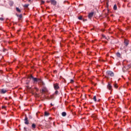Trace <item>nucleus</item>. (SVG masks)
I'll return each mask as SVG.
<instances>
[{
	"mask_svg": "<svg viewBox=\"0 0 131 131\" xmlns=\"http://www.w3.org/2000/svg\"><path fill=\"white\" fill-rule=\"evenodd\" d=\"M48 89H47V88H46V87H43L41 91V92L42 94H45V93H48Z\"/></svg>",
	"mask_w": 131,
	"mask_h": 131,
	"instance_id": "obj_3",
	"label": "nucleus"
},
{
	"mask_svg": "<svg viewBox=\"0 0 131 131\" xmlns=\"http://www.w3.org/2000/svg\"><path fill=\"white\" fill-rule=\"evenodd\" d=\"M78 19H79V20H82V16H80L78 17Z\"/></svg>",
	"mask_w": 131,
	"mask_h": 131,
	"instance_id": "obj_20",
	"label": "nucleus"
},
{
	"mask_svg": "<svg viewBox=\"0 0 131 131\" xmlns=\"http://www.w3.org/2000/svg\"><path fill=\"white\" fill-rule=\"evenodd\" d=\"M59 88L60 87L59 86V84L58 83H56L54 84V88L55 90H59Z\"/></svg>",
	"mask_w": 131,
	"mask_h": 131,
	"instance_id": "obj_4",
	"label": "nucleus"
},
{
	"mask_svg": "<svg viewBox=\"0 0 131 131\" xmlns=\"http://www.w3.org/2000/svg\"><path fill=\"white\" fill-rule=\"evenodd\" d=\"M0 20H1V21H3L4 20V18H0Z\"/></svg>",
	"mask_w": 131,
	"mask_h": 131,
	"instance_id": "obj_23",
	"label": "nucleus"
},
{
	"mask_svg": "<svg viewBox=\"0 0 131 131\" xmlns=\"http://www.w3.org/2000/svg\"><path fill=\"white\" fill-rule=\"evenodd\" d=\"M106 75L108 76H111L112 77L114 76V73L111 71H107L106 72Z\"/></svg>",
	"mask_w": 131,
	"mask_h": 131,
	"instance_id": "obj_2",
	"label": "nucleus"
},
{
	"mask_svg": "<svg viewBox=\"0 0 131 131\" xmlns=\"http://www.w3.org/2000/svg\"><path fill=\"white\" fill-rule=\"evenodd\" d=\"M114 10H115V11H116V10H117V6H116V5H115L114 6Z\"/></svg>",
	"mask_w": 131,
	"mask_h": 131,
	"instance_id": "obj_14",
	"label": "nucleus"
},
{
	"mask_svg": "<svg viewBox=\"0 0 131 131\" xmlns=\"http://www.w3.org/2000/svg\"><path fill=\"white\" fill-rule=\"evenodd\" d=\"M29 5V4H25L24 5V8H28Z\"/></svg>",
	"mask_w": 131,
	"mask_h": 131,
	"instance_id": "obj_15",
	"label": "nucleus"
},
{
	"mask_svg": "<svg viewBox=\"0 0 131 131\" xmlns=\"http://www.w3.org/2000/svg\"><path fill=\"white\" fill-rule=\"evenodd\" d=\"M71 82H73V80H71Z\"/></svg>",
	"mask_w": 131,
	"mask_h": 131,
	"instance_id": "obj_25",
	"label": "nucleus"
},
{
	"mask_svg": "<svg viewBox=\"0 0 131 131\" xmlns=\"http://www.w3.org/2000/svg\"><path fill=\"white\" fill-rule=\"evenodd\" d=\"M31 0H29V2H31Z\"/></svg>",
	"mask_w": 131,
	"mask_h": 131,
	"instance_id": "obj_26",
	"label": "nucleus"
},
{
	"mask_svg": "<svg viewBox=\"0 0 131 131\" xmlns=\"http://www.w3.org/2000/svg\"><path fill=\"white\" fill-rule=\"evenodd\" d=\"M32 127L33 129H34V128H35L36 127V125H35V124H32Z\"/></svg>",
	"mask_w": 131,
	"mask_h": 131,
	"instance_id": "obj_11",
	"label": "nucleus"
},
{
	"mask_svg": "<svg viewBox=\"0 0 131 131\" xmlns=\"http://www.w3.org/2000/svg\"><path fill=\"white\" fill-rule=\"evenodd\" d=\"M116 56L117 57H120L121 55H120V53H119V52H118L116 53Z\"/></svg>",
	"mask_w": 131,
	"mask_h": 131,
	"instance_id": "obj_16",
	"label": "nucleus"
},
{
	"mask_svg": "<svg viewBox=\"0 0 131 131\" xmlns=\"http://www.w3.org/2000/svg\"><path fill=\"white\" fill-rule=\"evenodd\" d=\"M51 3L52 5H54V6H55V5H57V2L55 0H51Z\"/></svg>",
	"mask_w": 131,
	"mask_h": 131,
	"instance_id": "obj_7",
	"label": "nucleus"
},
{
	"mask_svg": "<svg viewBox=\"0 0 131 131\" xmlns=\"http://www.w3.org/2000/svg\"><path fill=\"white\" fill-rule=\"evenodd\" d=\"M16 11H17V12H18L19 13L21 12V10H20V9H19V8H16Z\"/></svg>",
	"mask_w": 131,
	"mask_h": 131,
	"instance_id": "obj_17",
	"label": "nucleus"
},
{
	"mask_svg": "<svg viewBox=\"0 0 131 131\" xmlns=\"http://www.w3.org/2000/svg\"><path fill=\"white\" fill-rule=\"evenodd\" d=\"M61 115H62V116L65 117L66 116V115H67V114L66 113V112H63L62 113Z\"/></svg>",
	"mask_w": 131,
	"mask_h": 131,
	"instance_id": "obj_10",
	"label": "nucleus"
},
{
	"mask_svg": "<svg viewBox=\"0 0 131 131\" xmlns=\"http://www.w3.org/2000/svg\"><path fill=\"white\" fill-rule=\"evenodd\" d=\"M45 116H49V115H50V114L47 112H45Z\"/></svg>",
	"mask_w": 131,
	"mask_h": 131,
	"instance_id": "obj_13",
	"label": "nucleus"
},
{
	"mask_svg": "<svg viewBox=\"0 0 131 131\" xmlns=\"http://www.w3.org/2000/svg\"><path fill=\"white\" fill-rule=\"evenodd\" d=\"M25 124H29V121H28V119L27 117H26L25 118Z\"/></svg>",
	"mask_w": 131,
	"mask_h": 131,
	"instance_id": "obj_6",
	"label": "nucleus"
},
{
	"mask_svg": "<svg viewBox=\"0 0 131 131\" xmlns=\"http://www.w3.org/2000/svg\"><path fill=\"white\" fill-rule=\"evenodd\" d=\"M93 100L95 101V102H96V101H97V97H96V96H95L93 97Z\"/></svg>",
	"mask_w": 131,
	"mask_h": 131,
	"instance_id": "obj_18",
	"label": "nucleus"
},
{
	"mask_svg": "<svg viewBox=\"0 0 131 131\" xmlns=\"http://www.w3.org/2000/svg\"><path fill=\"white\" fill-rule=\"evenodd\" d=\"M41 4L42 5H43V4H45V1H41Z\"/></svg>",
	"mask_w": 131,
	"mask_h": 131,
	"instance_id": "obj_21",
	"label": "nucleus"
},
{
	"mask_svg": "<svg viewBox=\"0 0 131 131\" xmlns=\"http://www.w3.org/2000/svg\"><path fill=\"white\" fill-rule=\"evenodd\" d=\"M124 43H125L126 46H127L128 45V40L125 39L124 40Z\"/></svg>",
	"mask_w": 131,
	"mask_h": 131,
	"instance_id": "obj_12",
	"label": "nucleus"
},
{
	"mask_svg": "<svg viewBox=\"0 0 131 131\" xmlns=\"http://www.w3.org/2000/svg\"><path fill=\"white\" fill-rule=\"evenodd\" d=\"M7 92V90H5V89H2L1 90V93L2 94H6V92Z\"/></svg>",
	"mask_w": 131,
	"mask_h": 131,
	"instance_id": "obj_9",
	"label": "nucleus"
},
{
	"mask_svg": "<svg viewBox=\"0 0 131 131\" xmlns=\"http://www.w3.org/2000/svg\"><path fill=\"white\" fill-rule=\"evenodd\" d=\"M93 16H94V12H91V13H89L88 17H89V19H92V18H93Z\"/></svg>",
	"mask_w": 131,
	"mask_h": 131,
	"instance_id": "obj_5",
	"label": "nucleus"
},
{
	"mask_svg": "<svg viewBox=\"0 0 131 131\" xmlns=\"http://www.w3.org/2000/svg\"><path fill=\"white\" fill-rule=\"evenodd\" d=\"M107 89L110 90L111 91V90H112V86L111 85V84H110V83H108L107 85Z\"/></svg>",
	"mask_w": 131,
	"mask_h": 131,
	"instance_id": "obj_8",
	"label": "nucleus"
},
{
	"mask_svg": "<svg viewBox=\"0 0 131 131\" xmlns=\"http://www.w3.org/2000/svg\"><path fill=\"white\" fill-rule=\"evenodd\" d=\"M58 93H59V92L58 91H55V94L57 95V94H58Z\"/></svg>",
	"mask_w": 131,
	"mask_h": 131,
	"instance_id": "obj_22",
	"label": "nucleus"
},
{
	"mask_svg": "<svg viewBox=\"0 0 131 131\" xmlns=\"http://www.w3.org/2000/svg\"><path fill=\"white\" fill-rule=\"evenodd\" d=\"M30 78H32L34 82H37V81L40 82L41 81V79L37 78H34L32 75H31Z\"/></svg>",
	"mask_w": 131,
	"mask_h": 131,
	"instance_id": "obj_1",
	"label": "nucleus"
},
{
	"mask_svg": "<svg viewBox=\"0 0 131 131\" xmlns=\"http://www.w3.org/2000/svg\"><path fill=\"white\" fill-rule=\"evenodd\" d=\"M6 108V106H2V108Z\"/></svg>",
	"mask_w": 131,
	"mask_h": 131,
	"instance_id": "obj_24",
	"label": "nucleus"
},
{
	"mask_svg": "<svg viewBox=\"0 0 131 131\" xmlns=\"http://www.w3.org/2000/svg\"><path fill=\"white\" fill-rule=\"evenodd\" d=\"M114 88H115V89H117L118 88V86L117 85V84H114Z\"/></svg>",
	"mask_w": 131,
	"mask_h": 131,
	"instance_id": "obj_19",
	"label": "nucleus"
}]
</instances>
